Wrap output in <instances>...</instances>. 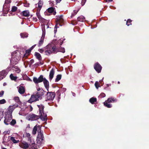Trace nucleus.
<instances>
[{
    "mask_svg": "<svg viewBox=\"0 0 149 149\" xmlns=\"http://www.w3.org/2000/svg\"><path fill=\"white\" fill-rule=\"evenodd\" d=\"M6 85V83H4L3 84V86H4Z\"/></svg>",
    "mask_w": 149,
    "mask_h": 149,
    "instance_id": "62",
    "label": "nucleus"
},
{
    "mask_svg": "<svg viewBox=\"0 0 149 149\" xmlns=\"http://www.w3.org/2000/svg\"><path fill=\"white\" fill-rule=\"evenodd\" d=\"M46 55H49L51 54L56 53L58 52H61L64 53L65 52L64 48L61 47L58 48L56 46L52 45H48L45 48Z\"/></svg>",
    "mask_w": 149,
    "mask_h": 149,
    "instance_id": "1",
    "label": "nucleus"
},
{
    "mask_svg": "<svg viewBox=\"0 0 149 149\" xmlns=\"http://www.w3.org/2000/svg\"><path fill=\"white\" fill-rule=\"evenodd\" d=\"M57 20L59 23V25H60L59 23H62L64 21V19L63 18V15H60L59 16H58L57 18Z\"/></svg>",
    "mask_w": 149,
    "mask_h": 149,
    "instance_id": "19",
    "label": "nucleus"
},
{
    "mask_svg": "<svg viewBox=\"0 0 149 149\" xmlns=\"http://www.w3.org/2000/svg\"><path fill=\"white\" fill-rule=\"evenodd\" d=\"M37 106L39 109V114L43 112L44 106L42 104L38 105Z\"/></svg>",
    "mask_w": 149,
    "mask_h": 149,
    "instance_id": "21",
    "label": "nucleus"
},
{
    "mask_svg": "<svg viewBox=\"0 0 149 149\" xmlns=\"http://www.w3.org/2000/svg\"><path fill=\"white\" fill-rule=\"evenodd\" d=\"M61 0H56V2L57 3H59Z\"/></svg>",
    "mask_w": 149,
    "mask_h": 149,
    "instance_id": "59",
    "label": "nucleus"
},
{
    "mask_svg": "<svg viewBox=\"0 0 149 149\" xmlns=\"http://www.w3.org/2000/svg\"><path fill=\"white\" fill-rule=\"evenodd\" d=\"M38 10L40 11L43 5L42 1L41 0H40L38 3Z\"/></svg>",
    "mask_w": 149,
    "mask_h": 149,
    "instance_id": "27",
    "label": "nucleus"
},
{
    "mask_svg": "<svg viewBox=\"0 0 149 149\" xmlns=\"http://www.w3.org/2000/svg\"><path fill=\"white\" fill-rule=\"evenodd\" d=\"M132 20L130 19H128L127 22H126V24L127 26H129L130 25H131L132 24L131 22H132Z\"/></svg>",
    "mask_w": 149,
    "mask_h": 149,
    "instance_id": "41",
    "label": "nucleus"
},
{
    "mask_svg": "<svg viewBox=\"0 0 149 149\" xmlns=\"http://www.w3.org/2000/svg\"><path fill=\"white\" fill-rule=\"evenodd\" d=\"M38 135L37 137V143L38 144H41L44 140V137L43 133L40 130H38Z\"/></svg>",
    "mask_w": 149,
    "mask_h": 149,
    "instance_id": "3",
    "label": "nucleus"
},
{
    "mask_svg": "<svg viewBox=\"0 0 149 149\" xmlns=\"http://www.w3.org/2000/svg\"><path fill=\"white\" fill-rule=\"evenodd\" d=\"M1 149H7L6 148H4V147H1Z\"/></svg>",
    "mask_w": 149,
    "mask_h": 149,
    "instance_id": "64",
    "label": "nucleus"
},
{
    "mask_svg": "<svg viewBox=\"0 0 149 149\" xmlns=\"http://www.w3.org/2000/svg\"><path fill=\"white\" fill-rule=\"evenodd\" d=\"M33 21H35V22H37L38 19H37V18L36 17H33Z\"/></svg>",
    "mask_w": 149,
    "mask_h": 149,
    "instance_id": "52",
    "label": "nucleus"
},
{
    "mask_svg": "<svg viewBox=\"0 0 149 149\" xmlns=\"http://www.w3.org/2000/svg\"><path fill=\"white\" fill-rule=\"evenodd\" d=\"M46 47V46L44 48V49H38V51L39 52H40V53H42L44 51H45V48Z\"/></svg>",
    "mask_w": 149,
    "mask_h": 149,
    "instance_id": "44",
    "label": "nucleus"
},
{
    "mask_svg": "<svg viewBox=\"0 0 149 149\" xmlns=\"http://www.w3.org/2000/svg\"><path fill=\"white\" fill-rule=\"evenodd\" d=\"M24 6L26 7H28L29 6V4L27 3H25L24 4Z\"/></svg>",
    "mask_w": 149,
    "mask_h": 149,
    "instance_id": "51",
    "label": "nucleus"
},
{
    "mask_svg": "<svg viewBox=\"0 0 149 149\" xmlns=\"http://www.w3.org/2000/svg\"><path fill=\"white\" fill-rule=\"evenodd\" d=\"M17 8L15 6H13L12 8L11 11L12 12H15L17 10Z\"/></svg>",
    "mask_w": 149,
    "mask_h": 149,
    "instance_id": "42",
    "label": "nucleus"
},
{
    "mask_svg": "<svg viewBox=\"0 0 149 149\" xmlns=\"http://www.w3.org/2000/svg\"><path fill=\"white\" fill-rule=\"evenodd\" d=\"M85 18L83 16L79 17L77 19V21L80 22H83L85 20Z\"/></svg>",
    "mask_w": 149,
    "mask_h": 149,
    "instance_id": "26",
    "label": "nucleus"
},
{
    "mask_svg": "<svg viewBox=\"0 0 149 149\" xmlns=\"http://www.w3.org/2000/svg\"><path fill=\"white\" fill-rule=\"evenodd\" d=\"M40 127L39 125H35L33 127L32 131V134L33 135H35L38 129V130H39V131H41Z\"/></svg>",
    "mask_w": 149,
    "mask_h": 149,
    "instance_id": "12",
    "label": "nucleus"
},
{
    "mask_svg": "<svg viewBox=\"0 0 149 149\" xmlns=\"http://www.w3.org/2000/svg\"><path fill=\"white\" fill-rule=\"evenodd\" d=\"M4 123L6 125L10 124V121L12 119V116L11 113L6 114L4 117Z\"/></svg>",
    "mask_w": 149,
    "mask_h": 149,
    "instance_id": "5",
    "label": "nucleus"
},
{
    "mask_svg": "<svg viewBox=\"0 0 149 149\" xmlns=\"http://www.w3.org/2000/svg\"><path fill=\"white\" fill-rule=\"evenodd\" d=\"M16 123V120L15 119H12L10 123V124L12 126H14Z\"/></svg>",
    "mask_w": 149,
    "mask_h": 149,
    "instance_id": "34",
    "label": "nucleus"
},
{
    "mask_svg": "<svg viewBox=\"0 0 149 149\" xmlns=\"http://www.w3.org/2000/svg\"><path fill=\"white\" fill-rule=\"evenodd\" d=\"M55 95L54 92H49L47 93L46 95V101L52 100L54 99Z\"/></svg>",
    "mask_w": 149,
    "mask_h": 149,
    "instance_id": "6",
    "label": "nucleus"
},
{
    "mask_svg": "<svg viewBox=\"0 0 149 149\" xmlns=\"http://www.w3.org/2000/svg\"><path fill=\"white\" fill-rule=\"evenodd\" d=\"M54 10V9L52 7H50L47 10L48 12L49 13H53Z\"/></svg>",
    "mask_w": 149,
    "mask_h": 149,
    "instance_id": "40",
    "label": "nucleus"
},
{
    "mask_svg": "<svg viewBox=\"0 0 149 149\" xmlns=\"http://www.w3.org/2000/svg\"><path fill=\"white\" fill-rule=\"evenodd\" d=\"M89 101L92 104H94L97 101V99L93 97L90 98Z\"/></svg>",
    "mask_w": 149,
    "mask_h": 149,
    "instance_id": "25",
    "label": "nucleus"
},
{
    "mask_svg": "<svg viewBox=\"0 0 149 149\" xmlns=\"http://www.w3.org/2000/svg\"><path fill=\"white\" fill-rule=\"evenodd\" d=\"M58 24H56L55 26L54 30V33H56L57 31V28Z\"/></svg>",
    "mask_w": 149,
    "mask_h": 149,
    "instance_id": "46",
    "label": "nucleus"
},
{
    "mask_svg": "<svg viewBox=\"0 0 149 149\" xmlns=\"http://www.w3.org/2000/svg\"><path fill=\"white\" fill-rule=\"evenodd\" d=\"M35 65L36 66H37L40 65V64H39L38 62L36 63Z\"/></svg>",
    "mask_w": 149,
    "mask_h": 149,
    "instance_id": "56",
    "label": "nucleus"
},
{
    "mask_svg": "<svg viewBox=\"0 0 149 149\" xmlns=\"http://www.w3.org/2000/svg\"><path fill=\"white\" fill-rule=\"evenodd\" d=\"M40 118V116L34 114H30L28 116V120L31 121L36 120Z\"/></svg>",
    "mask_w": 149,
    "mask_h": 149,
    "instance_id": "8",
    "label": "nucleus"
},
{
    "mask_svg": "<svg viewBox=\"0 0 149 149\" xmlns=\"http://www.w3.org/2000/svg\"><path fill=\"white\" fill-rule=\"evenodd\" d=\"M42 34L40 39L38 45V46L39 47H40L43 44L44 42V40L45 34V30L44 26H42Z\"/></svg>",
    "mask_w": 149,
    "mask_h": 149,
    "instance_id": "4",
    "label": "nucleus"
},
{
    "mask_svg": "<svg viewBox=\"0 0 149 149\" xmlns=\"http://www.w3.org/2000/svg\"><path fill=\"white\" fill-rule=\"evenodd\" d=\"M53 14L54 15H55L56 14V12L55 11V12H53Z\"/></svg>",
    "mask_w": 149,
    "mask_h": 149,
    "instance_id": "61",
    "label": "nucleus"
},
{
    "mask_svg": "<svg viewBox=\"0 0 149 149\" xmlns=\"http://www.w3.org/2000/svg\"><path fill=\"white\" fill-rule=\"evenodd\" d=\"M18 92L20 94H23L25 92L24 87L22 86H20L18 89Z\"/></svg>",
    "mask_w": 149,
    "mask_h": 149,
    "instance_id": "20",
    "label": "nucleus"
},
{
    "mask_svg": "<svg viewBox=\"0 0 149 149\" xmlns=\"http://www.w3.org/2000/svg\"><path fill=\"white\" fill-rule=\"evenodd\" d=\"M54 74V70L53 68H52L50 72L49 77L50 81H51L53 77Z\"/></svg>",
    "mask_w": 149,
    "mask_h": 149,
    "instance_id": "17",
    "label": "nucleus"
},
{
    "mask_svg": "<svg viewBox=\"0 0 149 149\" xmlns=\"http://www.w3.org/2000/svg\"><path fill=\"white\" fill-rule=\"evenodd\" d=\"M94 68L95 70L99 73L101 72L102 68L99 64L96 63L94 65Z\"/></svg>",
    "mask_w": 149,
    "mask_h": 149,
    "instance_id": "10",
    "label": "nucleus"
},
{
    "mask_svg": "<svg viewBox=\"0 0 149 149\" xmlns=\"http://www.w3.org/2000/svg\"><path fill=\"white\" fill-rule=\"evenodd\" d=\"M10 140L14 143H17L19 142V140H16L14 137L13 136H10Z\"/></svg>",
    "mask_w": 149,
    "mask_h": 149,
    "instance_id": "28",
    "label": "nucleus"
},
{
    "mask_svg": "<svg viewBox=\"0 0 149 149\" xmlns=\"http://www.w3.org/2000/svg\"><path fill=\"white\" fill-rule=\"evenodd\" d=\"M4 93V91H0V97H2Z\"/></svg>",
    "mask_w": 149,
    "mask_h": 149,
    "instance_id": "47",
    "label": "nucleus"
},
{
    "mask_svg": "<svg viewBox=\"0 0 149 149\" xmlns=\"http://www.w3.org/2000/svg\"><path fill=\"white\" fill-rule=\"evenodd\" d=\"M13 100L17 103V104H20L21 103V102L20 101L19 98L18 97H14Z\"/></svg>",
    "mask_w": 149,
    "mask_h": 149,
    "instance_id": "23",
    "label": "nucleus"
},
{
    "mask_svg": "<svg viewBox=\"0 0 149 149\" xmlns=\"http://www.w3.org/2000/svg\"><path fill=\"white\" fill-rule=\"evenodd\" d=\"M39 63V64H40V65H42L43 64V63L41 62H40Z\"/></svg>",
    "mask_w": 149,
    "mask_h": 149,
    "instance_id": "60",
    "label": "nucleus"
},
{
    "mask_svg": "<svg viewBox=\"0 0 149 149\" xmlns=\"http://www.w3.org/2000/svg\"><path fill=\"white\" fill-rule=\"evenodd\" d=\"M13 69L17 73H19L20 71L19 69L17 66H13Z\"/></svg>",
    "mask_w": 149,
    "mask_h": 149,
    "instance_id": "24",
    "label": "nucleus"
},
{
    "mask_svg": "<svg viewBox=\"0 0 149 149\" xmlns=\"http://www.w3.org/2000/svg\"><path fill=\"white\" fill-rule=\"evenodd\" d=\"M37 90L38 91H38H41V89L40 88H37Z\"/></svg>",
    "mask_w": 149,
    "mask_h": 149,
    "instance_id": "58",
    "label": "nucleus"
},
{
    "mask_svg": "<svg viewBox=\"0 0 149 149\" xmlns=\"http://www.w3.org/2000/svg\"><path fill=\"white\" fill-rule=\"evenodd\" d=\"M10 77L12 80H15L17 79V77L14 76L12 74H11L10 75Z\"/></svg>",
    "mask_w": 149,
    "mask_h": 149,
    "instance_id": "35",
    "label": "nucleus"
},
{
    "mask_svg": "<svg viewBox=\"0 0 149 149\" xmlns=\"http://www.w3.org/2000/svg\"><path fill=\"white\" fill-rule=\"evenodd\" d=\"M34 62V61L33 59H31V60L30 61V63L31 65Z\"/></svg>",
    "mask_w": 149,
    "mask_h": 149,
    "instance_id": "49",
    "label": "nucleus"
},
{
    "mask_svg": "<svg viewBox=\"0 0 149 149\" xmlns=\"http://www.w3.org/2000/svg\"><path fill=\"white\" fill-rule=\"evenodd\" d=\"M62 75L61 74H58L56 76V79H55V81L58 82L61 79Z\"/></svg>",
    "mask_w": 149,
    "mask_h": 149,
    "instance_id": "31",
    "label": "nucleus"
},
{
    "mask_svg": "<svg viewBox=\"0 0 149 149\" xmlns=\"http://www.w3.org/2000/svg\"><path fill=\"white\" fill-rule=\"evenodd\" d=\"M35 54L36 58L39 60H40L41 59L40 54L39 53L36 52L35 53Z\"/></svg>",
    "mask_w": 149,
    "mask_h": 149,
    "instance_id": "30",
    "label": "nucleus"
},
{
    "mask_svg": "<svg viewBox=\"0 0 149 149\" xmlns=\"http://www.w3.org/2000/svg\"><path fill=\"white\" fill-rule=\"evenodd\" d=\"M6 102V100L4 99L0 100V104H4Z\"/></svg>",
    "mask_w": 149,
    "mask_h": 149,
    "instance_id": "45",
    "label": "nucleus"
},
{
    "mask_svg": "<svg viewBox=\"0 0 149 149\" xmlns=\"http://www.w3.org/2000/svg\"><path fill=\"white\" fill-rule=\"evenodd\" d=\"M58 44L60 45H62L63 42H62L61 41H60V42H58Z\"/></svg>",
    "mask_w": 149,
    "mask_h": 149,
    "instance_id": "57",
    "label": "nucleus"
},
{
    "mask_svg": "<svg viewBox=\"0 0 149 149\" xmlns=\"http://www.w3.org/2000/svg\"><path fill=\"white\" fill-rule=\"evenodd\" d=\"M36 44H35L34 45H33V46H32L31 48H30V49H31V50H32V49H33V48H34V47L36 46Z\"/></svg>",
    "mask_w": 149,
    "mask_h": 149,
    "instance_id": "54",
    "label": "nucleus"
},
{
    "mask_svg": "<svg viewBox=\"0 0 149 149\" xmlns=\"http://www.w3.org/2000/svg\"><path fill=\"white\" fill-rule=\"evenodd\" d=\"M109 103L108 102L106 101L104 103V104L105 106L108 108H111L112 107V105L111 104Z\"/></svg>",
    "mask_w": 149,
    "mask_h": 149,
    "instance_id": "29",
    "label": "nucleus"
},
{
    "mask_svg": "<svg viewBox=\"0 0 149 149\" xmlns=\"http://www.w3.org/2000/svg\"><path fill=\"white\" fill-rule=\"evenodd\" d=\"M40 98L36 95H31L29 100L28 101V102L29 103H31L32 102L38 101Z\"/></svg>",
    "mask_w": 149,
    "mask_h": 149,
    "instance_id": "7",
    "label": "nucleus"
},
{
    "mask_svg": "<svg viewBox=\"0 0 149 149\" xmlns=\"http://www.w3.org/2000/svg\"><path fill=\"white\" fill-rule=\"evenodd\" d=\"M20 36L22 38H24L27 37L28 36V34L26 33H20Z\"/></svg>",
    "mask_w": 149,
    "mask_h": 149,
    "instance_id": "32",
    "label": "nucleus"
},
{
    "mask_svg": "<svg viewBox=\"0 0 149 149\" xmlns=\"http://www.w3.org/2000/svg\"><path fill=\"white\" fill-rule=\"evenodd\" d=\"M27 137H28V138L31 137V135L29 133H28L27 134Z\"/></svg>",
    "mask_w": 149,
    "mask_h": 149,
    "instance_id": "55",
    "label": "nucleus"
},
{
    "mask_svg": "<svg viewBox=\"0 0 149 149\" xmlns=\"http://www.w3.org/2000/svg\"><path fill=\"white\" fill-rule=\"evenodd\" d=\"M108 102H112L113 101V102H115V101H116V100L115 99H114L113 98L111 97L110 98H108L107 101Z\"/></svg>",
    "mask_w": 149,
    "mask_h": 149,
    "instance_id": "33",
    "label": "nucleus"
},
{
    "mask_svg": "<svg viewBox=\"0 0 149 149\" xmlns=\"http://www.w3.org/2000/svg\"><path fill=\"white\" fill-rule=\"evenodd\" d=\"M39 116H40V118L42 121H47V115L46 114L44 113L43 112L39 114Z\"/></svg>",
    "mask_w": 149,
    "mask_h": 149,
    "instance_id": "11",
    "label": "nucleus"
},
{
    "mask_svg": "<svg viewBox=\"0 0 149 149\" xmlns=\"http://www.w3.org/2000/svg\"><path fill=\"white\" fill-rule=\"evenodd\" d=\"M86 0H82L81 4L82 6L84 5V3L86 2Z\"/></svg>",
    "mask_w": 149,
    "mask_h": 149,
    "instance_id": "50",
    "label": "nucleus"
},
{
    "mask_svg": "<svg viewBox=\"0 0 149 149\" xmlns=\"http://www.w3.org/2000/svg\"><path fill=\"white\" fill-rule=\"evenodd\" d=\"M72 95H73L74 96H75V94L74 93H73V92H72Z\"/></svg>",
    "mask_w": 149,
    "mask_h": 149,
    "instance_id": "63",
    "label": "nucleus"
},
{
    "mask_svg": "<svg viewBox=\"0 0 149 149\" xmlns=\"http://www.w3.org/2000/svg\"><path fill=\"white\" fill-rule=\"evenodd\" d=\"M31 50L30 49L28 50H26V53L24 54V57H26L27 56L26 55V54H29L30 53L31 51Z\"/></svg>",
    "mask_w": 149,
    "mask_h": 149,
    "instance_id": "36",
    "label": "nucleus"
},
{
    "mask_svg": "<svg viewBox=\"0 0 149 149\" xmlns=\"http://www.w3.org/2000/svg\"><path fill=\"white\" fill-rule=\"evenodd\" d=\"M44 91L43 90H41L40 91L36 93L40 99L42 98V96L44 95Z\"/></svg>",
    "mask_w": 149,
    "mask_h": 149,
    "instance_id": "18",
    "label": "nucleus"
},
{
    "mask_svg": "<svg viewBox=\"0 0 149 149\" xmlns=\"http://www.w3.org/2000/svg\"><path fill=\"white\" fill-rule=\"evenodd\" d=\"M21 147L24 149H26L29 147V145L27 142H24L21 145Z\"/></svg>",
    "mask_w": 149,
    "mask_h": 149,
    "instance_id": "22",
    "label": "nucleus"
},
{
    "mask_svg": "<svg viewBox=\"0 0 149 149\" xmlns=\"http://www.w3.org/2000/svg\"><path fill=\"white\" fill-rule=\"evenodd\" d=\"M10 0H6L5 1V3H8L10 2Z\"/></svg>",
    "mask_w": 149,
    "mask_h": 149,
    "instance_id": "53",
    "label": "nucleus"
},
{
    "mask_svg": "<svg viewBox=\"0 0 149 149\" xmlns=\"http://www.w3.org/2000/svg\"><path fill=\"white\" fill-rule=\"evenodd\" d=\"M105 96V94L103 93L101 94L100 95V96L102 97H104Z\"/></svg>",
    "mask_w": 149,
    "mask_h": 149,
    "instance_id": "48",
    "label": "nucleus"
},
{
    "mask_svg": "<svg viewBox=\"0 0 149 149\" xmlns=\"http://www.w3.org/2000/svg\"><path fill=\"white\" fill-rule=\"evenodd\" d=\"M7 74V72L5 70H2L1 72H0V80L5 77Z\"/></svg>",
    "mask_w": 149,
    "mask_h": 149,
    "instance_id": "14",
    "label": "nucleus"
},
{
    "mask_svg": "<svg viewBox=\"0 0 149 149\" xmlns=\"http://www.w3.org/2000/svg\"><path fill=\"white\" fill-rule=\"evenodd\" d=\"M21 14L23 16L26 17H28L30 16L29 12L28 10H26L23 11L21 13Z\"/></svg>",
    "mask_w": 149,
    "mask_h": 149,
    "instance_id": "15",
    "label": "nucleus"
},
{
    "mask_svg": "<svg viewBox=\"0 0 149 149\" xmlns=\"http://www.w3.org/2000/svg\"><path fill=\"white\" fill-rule=\"evenodd\" d=\"M18 105L17 104L12 106H9L8 108V111L10 112V113L12 114V112L13 111L14 109L15 108L18 107Z\"/></svg>",
    "mask_w": 149,
    "mask_h": 149,
    "instance_id": "13",
    "label": "nucleus"
},
{
    "mask_svg": "<svg viewBox=\"0 0 149 149\" xmlns=\"http://www.w3.org/2000/svg\"><path fill=\"white\" fill-rule=\"evenodd\" d=\"M23 53L22 52H19L17 50L12 54V58L10 60V63L13 65L17 64L18 61L20 60L22 55L21 54Z\"/></svg>",
    "mask_w": 149,
    "mask_h": 149,
    "instance_id": "2",
    "label": "nucleus"
},
{
    "mask_svg": "<svg viewBox=\"0 0 149 149\" xmlns=\"http://www.w3.org/2000/svg\"><path fill=\"white\" fill-rule=\"evenodd\" d=\"M95 85L97 89H98L99 87H100V84L97 81H96L95 82Z\"/></svg>",
    "mask_w": 149,
    "mask_h": 149,
    "instance_id": "38",
    "label": "nucleus"
},
{
    "mask_svg": "<svg viewBox=\"0 0 149 149\" xmlns=\"http://www.w3.org/2000/svg\"><path fill=\"white\" fill-rule=\"evenodd\" d=\"M43 81V83L45 87L47 89V91H48L49 86V83L48 81L45 78H44Z\"/></svg>",
    "mask_w": 149,
    "mask_h": 149,
    "instance_id": "16",
    "label": "nucleus"
},
{
    "mask_svg": "<svg viewBox=\"0 0 149 149\" xmlns=\"http://www.w3.org/2000/svg\"><path fill=\"white\" fill-rule=\"evenodd\" d=\"M78 10H75L74 11L73 13H72V14L71 16V17L72 18L73 17L74 15H76L77 13L78 12Z\"/></svg>",
    "mask_w": 149,
    "mask_h": 149,
    "instance_id": "43",
    "label": "nucleus"
},
{
    "mask_svg": "<svg viewBox=\"0 0 149 149\" xmlns=\"http://www.w3.org/2000/svg\"><path fill=\"white\" fill-rule=\"evenodd\" d=\"M36 15L38 18L39 19H41L42 18V17L40 15V11H39V10H37V11L36 13Z\"/></svg>",
    "mask_w": 149,
    "mask_h": 149,
    "instance_id": "37",
    "label": "nucleus"
},
{
    "mask_svg": "<svg viewBox=\"0 0 149 149\" xmlns=\"http://www.w3.org/2000/svg\"><path fill=\"white\" fill-rule=\"evenodd\" d=\"M28 141L30 142L32 144H34L35 143L34 141V140L31 138H29L28 139Z\"/></svg>",
    "mask_w": 149,
    "mask_h": 149,
    "instance_id": "39",
    "label": "nucleus"
},
{
    "mask_svg": "<svg viewBox=\"0 0 149 149\" xmlns=\"http://www.w3.org/2000/svg\"><path fill=\"white\" fill-rule=\"evenodd\" d=\"M43 76L41 75L38 78L36 77H34L33 78V81L36 84H37L39 83L42 82L44 79Z\"/></svg>",
    "mask_w": 149,
    "mask_h": 149,
    "instance_id": "9",
    "label": "nucleus"
}]
</instances>
